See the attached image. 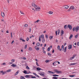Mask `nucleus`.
<instances>
[{
	"mask_svg": "<svg viewBox=\"0 0 79 79\" xmlns=\"http://www.w3.org/2000/svg\"><path fill=\"white\" fill-rule=\"evenodd\" d=\"M31 6L32 7L34 8L35 9V10L34 11H40L39 10L40 9V7H39V6H37L36 5H35L34 3H32Z\"/></svg>",
	"mask_w": 79,
	"mask_h": 79,
	"instance_id": "1",
	"label": "nucleus"
},
{
	"mask_svg": "<svg viewBox=\"0 0 79 79\" xmlns=\"http://www.w3.org/2000/svg\"><path fill=\"white\" fill-rule=\"evenodd\" d=\"M73 31H76V32H77L78 30H79V27L77 26L76 27V28L74 27L73 29Z\"/></svg>",
	"mask_w": 79,
	"mask_h": 79,
	"instance_id": "2",
	"label": "nucleus"
},
{
	"mask_svg": "<svg viewBox=\"0 0 79 79\" xmlns=\"http://www.w3.org/2000/svg\"><path fill=\"white\" fill-rule=\"evenodd\" d=\"M54 71L55 73H58V74H61L62 73L61 71H59L57 69H54Z\"/></svg>",
	"mask_w": 79,
	"mask_h": 79,
	"instance_id": "3",
	"label": "nucleus"
},
{
	"mask_svg": "<svg viewBox=\"0 0 79 79\" xmlns=\"http://www.w3.org/2000/svg\"><path fill=\"white\" fill-rule=\"evenodd\" d=\"M74 9V7L73 6H71L70 7V8L68 10V11L69 12L71 11V10H73Z\"/></svg>",
	"mask_w": 79,
	"mask_h": 79,
	"instance_id": "4",
	"label": "nucleus"
},
{
	"mask_svg": "<svg viewBox=\"0 0 79 79\" xmlns=\"http://www.w3.org/2000/svg\"><path fill=\"white\" fill-rule=\"evenodd\" d=\"M64 8L65 9H68L69 8V6L67 5H64L63 6Z\"/></svg>",
	"mask_w": 79,
	"mask_h": 79,
	"instance_id": "5",
	"label": "nucleus"
},
{
	"mask_svg": "<svg viewBox=\"0 0 79 79\" xmlns=\"http://www.w3.org/2000/svg\"><path fill=\"white\" fill-rule=\"evenodd\" d=\"M1 15L3 17V18H4L5 17V13H4V12H1Z\"/></svg>",
	"mask_w": 79,
	"mask_h": 79,
	"instance_id": "6",
	"label": "nucleus"
},
{
	"mask_svg": "<svg viewBox=\"0 0 79 79\" xmlns=\"http://www.w3.org/2000/svg\"><path fill=\"white\" fill-rule=\"evenodd\" d=\"M68 28H69V29H70V30H71V29H72V26H71V25H68Z\"/></svg>",
	"mask_w": 79,
	"mask_h": 79,
	"instance_id": "7",
	"label": "nucleus"
},
{
	"mask_svg": "<svg viewBox=\"0 0 79 79\" xmlns=\"http://www.w3.org/2000/svg\"><path fill=\"white\" fill-rule=\"evenodd\" d=\"M68 49H69V50H70V49H71V48H72V45H69L68 46Z\"/></svg>",
	"mask_w": 79,
	"mask_h": 79,
	"instance_id": "8",
	"label": "nucleus"
},
{
	"mask_svg": "<svg viewBox=\"0 0 79 79\" xmlns=\"http://www.w3.org/2000/svg\"><path fill=\"white\" fill-rule=\"evenodd\" d=\"M35 48L37 51L39 50H40L39 48H38V47H37V46H35Z\"/></svg>",
	"mask_w": 79,
	"mask_h": 79,
	"instance_id": "9",
	"label": "nucleus"
},
{
	"mask_svg": "<svg viewBox=\"0 0 79 79\" xmlns=\"http://www.w3.org/2000/svg\"><path fill=\"white\" fill-rule=\"evenodd\" d=\"M44 72H42V73H41L40 74L41 76H42L43 77L45 76V75L44 74Z\"/></svg>",
	"mask_w": 79,
	"mask_h": 79,
	"instance_id": "10",
	"label": "nucleus"
},
{
	"mask_svg": "<svg viewBox=\"0 0 79 79\" xmlns=\"http://www.w3.org/2000/svg\"><path fill=\"white\" fill-rule=\"evenodd\" d=\"M64 34V31H63V30H61V33H60V34L61 36H62L63 35V34Z\"/></svg>",
	"mask_w": 79,
	"mask_h": 79,
	"instance_id": "11",
	"label": "nucleus"
},
{
	"mask_svg": "<svg viewBox=\"0 0 79 79\" xmlns=\"http://www.w3.org/2000/svg\"><path fill=\"white\" fill-rule=\"evenodd\" d=\"M40 37L42 38V39H44V35H40Z\"/></svg>",
	"mask_w": 79,
	"mask_h": 79,
	"instance_id": "12",
	"label": "nucleus"
},
{
	"mask_svg": "<svg viewBox=\"0 0 79 79\" xmlns=\"http://www.w3.org/2000/svg\"><path fill=\"white\" fill-rule=\"evenodd\" d=\"M60 46L59 45L57 47V50H60V51H61V49H60Z\"/></svg>",
	"mask_w": 79,
	"mask_h": 79,
	"instance_id": "13",
	"label": "nucleus"
},
{
	"mask_svg": "<svg viewBox=\"0 0 79 79\" xmlns=\"http://www.w3.org/2000/svg\"><path fill=\"white\" fill-rule=\"evenodd\" d=\"M16 65L15 64H13L11 65V66H12L14 68H15V67H16Z\"/></svg>",
	"mask_w": 79,
	"mask_h": 79,
	"instance_id": "14",
	"label": "nucleus"
},
{
	"mask_svg": "<svg viewBox=\"0 0 79 79\" xmlns=\"http://www.w3.org/2000/svg\"><path fill=\"white\" fill-rule=\"evenodd\" d=\"M1 73H2V75H4V74H6V72H3V71H2Z\"/></svg>",
	"mask_w": 79,
	"mask_h": 79,
	"instance_id": "15",
	"label": "nucleus"
},
{
	"mask_svg": "<svg viewBox=\"0 0 79 79\" xmlns=\"http://www.w3.org/2000/svg\"><path fill=\"white\" fill-rule=\"evenodd\" d=\"M30 76L31 75H26L25 76V77H26L27 78H30Z\"/></svg>",
	"mask_w": 79,
	"mask_h": 79,
	"instance_id": "16",
	"label": "nucleus"
},
{
	"mask_svg": "<svg viewBox=\"0 0 79 79\" xmlns=\"http://www.w3.org/2000/svg\"><path fill=\"white\" fill-rule=\"evenodd\" d=\"M53 13V12L51 11H49L48 12V13H49V15H52Z\"/></svg>",
	"mask_w": 79,
	"mask_h": 79,
	"instance_id": "17",
	"label": "nucleus"
},
{
	"mask_svg": "<svg viewBox=\"0 0 79 79\" xmlns=\"http://www.w3.org/2000/svg\"><path fill=\"white\" fill-rule=\"evenodd\" d=\"M20 40H22L23 42H25L26 41L24 40L22 38H20Z\"/></svg>",
	"mask_w": 79,
	"mask_h": 79,
	"instance_id": "18",
	"label": "nucleus"
},
{
	"mask_svg": "<svg viewBox=\"0 0 79 79\" xmlns=\"http://www.w3.org/2000/svg\"><path fill=\"white\" fill-rule=\"evenodd\" d=\"M42 42H45V39L44 38L42 39Z\"/></svg>",
	"mask_w": 79,
	"mask_h": 79,
	"instance_id": "19",
	"label": "nucleus"
},
{
	"mask_svg": "<svg viewBox=\"0 0 79 79\" xmlns=\"http://www.w3.org/2000/svg\"><path fill=\"white\" fill-rule=\"evenodd\" d=\"M37 69L38 71H40V70H42V69L39 67H38L37 68Z\"/></svg>",
	"mask_w": 79,
	"mask_h": 79,
	"instance_id": "20",
	"label": "nucleus"
},
{
	"mask_svg": "<svg viewBox=\"0 0 79 79\" xmlns=\"http://www.w3.org/2000/svg\"><path fill=\"white\" fill-rule=\"evenodd\" d=\"M18 73H19V71H17V72L15 74V76H16V75H18Z\"/></svg>",
	"mask_w": 79,
	"mask_h": 79,
	"instance_id": "21",
	"label": "nucleus"
},
{
	"mask_svg": "<svg viewBox=\"0 0 79 79\" xmlns=\"http://www.w3.org/2000/svg\"><path fill=\"white\" fill-rule=\"evenodd\" d=\"M66 48H67V47H65V48H64V52L65 53L66 52Z\"/></svg>",
	"mask_w": 79,
	"mask_h": 79,
	"instance_id": "22",
	"label": "nucleus"
},
{
	"mask_svg": "<svg viewBox=\"0 0 79 79\" xmlns=\"http://www.w3.org/2000/svg\"><path fill=\"white\" fill-rule=\"evenodd\" d=\"M11 71V69H9L7 70L6 71V72L7 73H9V72H10V71Z\"/></svg>",
	"mask_w": 79,
	"mask_h": 79,
	"instance_id": "23",
	"label": "nucleus"
},
{
	"mask_svg": "<svg viewBox=\"0 0 79 79\" xmlns=\"http://www.w3.org/2000/svg\"><path fill=\"white\" fill-rule=\"evenodd\" d=\"M62 50L63 51L64 50V45H62Z\"/></svg>",
	"mask_w": 79,
	"mask_h": 79,
	"instance_id": "24",
	"label": "nucleus"
},
{
	"mask_svg": "<svg viewBox=\"0 0 79 79\" xmlns=\"http://www.w3.org/2000/svg\"><path fill=\"white\" fill-rule=\"evenodd\" d=\"M76 64V63H73L70 64V65H74Z\"/></svg>",
	"mask_w": 79,
	"mask_h": 79,
	"instance_id": "25",
	"label": "nucleus"
},
{
	"mask_svg": "<svg viewBox=\"0 0 79 79\" xmlns=\"http://www.w3.org/2000/svg\"><path fill=\"white\" fill-rule=\"evenodd\" d=\"M73 35H71L69 37V39H71L72 37H73Z\"/></svg>",
	"mask_w": 79,
	"mask_h": 79,
	"instance_id": "26",
	"label": "nucleus"
},
{
	"mask_svg": "<svg viewBox=\"0 0 79 79\" xmlns=\"http://www.w3.org/2000/svg\"><path fill=\"white\" fill-rule=\"evenodd\" d=\"M37 46L38 47H39V46H40V43H37Z\"/></svg>",
	"mask_w": 79,
	"mask_h": 79,
	"instance_id": "27",
	"label": "nucleus"
},
{
	"mask_svg": "<svg viewBox=\"0 0 79 79\" xmlns=\"http://www.w3.org/2000/svg\"><path fill=\"white\" fill-rule=\"evenodd\" d=\"M58 78V77H52V79H57Z\"/></svg>",
	"mask_w": 79,
	"mask_h": 79,
	"instance_id": "28",
	"label": "nucleus"
},
{
	"mask_svg": "<svg viewBox=\"0 0 79 79\" xmlns=\"http://www.w3.org/2000/svg\"><path fill=\"white\" fill-rule=\"evenodd\" d=\"M23 73H24V74H27V71H26V70H24Z\"/></svg>",
	"mask_w": 79,
	"mask_h": 79,
	"instance_id": "29",
	"label": "nucleus"
},
{
	"mask_svg": "<svg viewBox=\"0 0 79 79\" xmlns=\"http://www.w3.org/2000/svg\"><path fill=\"white\" fill-rule=\"evenodd\" d=\"M58 35H59V34H60V29H58Z\"/></svg>",
	"mask_w": 79,
	"mask_h": 79,
	"instance_id": "30",
	"label": "nucleus"
},
{
	"mask_svg": "<svg viewBox=\"0 0 79 79\" xmlns=\"http://www.w3.org/2000/svg\"><path fill=\"white\" fill-rule=\"evenodd\" d=\"M28 50L30 51H31V50H32V48L29 47L28 49Z\"/></svg>",
	"mask_w": 79,
	"mask_h": 79,
	"instance_id": "31",
	"label": "nucleus"
},
{
	"mask_svg": "<svg viewBox=\"0 0 79 79\" xmlns=\"http://www.w3.org/2000/svg\"><path fill=\"white\" fill-rule=\"evenodd\" d=\"M39 40L40 42L41 41V39H40V36L39 37Z\"/></svg>",
	"mask_w": 79,
	"mask_h": 79,
	"instance_id": "32",
	"label": "nucleus"
},
{
	"mask_svg": "<svg viewBox=\"0 0 79 79\" xmlns=\"http://www.w3.org/2000/svg\"><path fill=\"white\" fill-rule=\"evenodd\" d=\"M64 28L66 29L67 28V25H65L64 26Z\"/></svg>",
	"mask_w": 79,
	"mask_h": 79,
	"instance_id": "33",
	"label": "nucleus"
},
{
	"mask_svg": "<svg viewBox=\"0 0 79 79\" xmlns=\"http://www.w3.org/2000/svg\"><path fill=\"white\" fill-rule=\"evenodd\" d=\"M20 79H24V77H23V76H20Z\"/></svg>",
	"mask_w": 79,
	"mask_h": 79,
	"instance_id": "34",
	"label": "nucleus"
},
{
	"mask_svg": "<svg viewBox=\"0 0 79 79\" xmlns=\"http://www.w3.org/2000/svg\"><path fill=\"white\" fill-rule=\"evenodd\" d=\"M50 47H48V52H49V51H50Z\"/></svg>",
	"mask_w": 79,
	"mask_h": 79,
	"instance_id": "35",
	"label": "nucleus"
},
{
	"mask_svg": "<svg viewBox=\"0 0 79 79\" xmlns=\"http://www.w3.org/2000/svg\"><path fill=\"white\" fill-rule=\"evenodd\" d=\"M49 38L50 39H52V38H53V36H49Z\"/></svg>",
	"mask_w": 79,
	"mask_h": 79,
	"instance_id": "36",
	"label": "nucleus"
},
{
	"mask_svg": "<svg viewBox=\"0 0 79 79\" xmlns=\"http://www.w3.org/2000/svg\"><path fill=\"white\" fill-rule=\"evenodd\" d=\"M27 44H26V45H25V47H24L25 49H26V48H27Z\"/></svg>",
	"mask_w": 79,
	"mask_h": 79,
	"instance_id": "37",
	"label": "nucleus"
},
{
	"mask_svg": "<svg viewBox=\"0 0 79 79\" xmlns=\"http://www.w3.org/2000/svg\"><path fill=\"white\" fill-rule=\"evenodd\" d=\"M74 76H76V75H70L69 76V77H74Z\"/></svg>",
	"mask_w": 79,
	"mask_h": 79,
	"instance_id": "38",
	"label": "nucleus"
},
{
	"mask_svg": "<svg viewBox=\"0 0 79 79\" xmlns=\"http://www.w3.org/2000/svg\"><path fill=\"white\" fill-rule=\"evenodd\" d=\"M53 76H54V77L59 76H58V75H57L55 74V75H53Z\"/></svg>",
	"mask_w": 79,
	"mask_h": 79,
	"instance_id": "39",
	"label": "nucleus"
},
{
	"mask_svg": "<svg viewBox=\"0 0 79 79\" xmlns=\"http://www.w3.org/2000/svg\"><path fill=\"white\" fill-rule=\"evenodd\" d=\"M36 65H37V66H39V64H38V63L37 62H36Z\"/></svg>",
	"mask_w": 79,
	"mask_h": 79,
	"instance_id": "40",
	"label": "nucleus"
},
{
	"mask_svg": "<svg viewBox=\"0 0 79 79\" xmlns=\"http://www.w3.org/2000/svg\"><path fill=\"white\" fill-rule=\"evenodd\" d=\"M45 37L46 39H48V35H45Z\"/></svg>",
	"mask_w": 79,
	"mask_h": 79,
	"instance_id": "41",
	"label": "nucleus"
},
{
	"mask_svg": "<svg viewBox=\"0 0 79 79\" xmlns=\"http://www.w3.org/2000/svg\"><path fill=\"white\" fill-rule=\"evenodd\" d=\"M48 55L49 56H51V54L50 53H48Z\"/></svg>",
	"mask_w": 79,
	"mask_h": 79,
	"instance_id": "42",
	"label": "nucleus"
},
{
	"mask_svg": "<svg viewBox=\"0 0 79 79\" xmlns=\"http://www.w3.org/2000/svg\"><path fill=\"white\" fill-rule=\"evenodd\" d=\"M33 74L34 75H35V76H37V75L35 73H33Z\"/></svg>",
	"mask_w": 79,
	"mask_h": 79,
	"instance_id": "43",
	"label": "nucleus"
},
{
	"mask_svg": "<svg viewBox=\"0 0 79 79\" xmlns=\"http://www.w3.org/2000/svg\"><path fill=\"white\" fill-rule=\"evenodd\" d=\"M20 12L21 13V14H22V15H24V13H23V12L22 11H20Z\"/></svg>",
	"mask_w": 79,
	"mask_h": 79,
	"instance_id": "44",
	"label": "nucleus"
},
{
	"mask_svg": "<svg viewBox=\"0 0 79 79\" xmlns=\"http://www.w3.org/2000/svg\"><path fill=\"white\" fill-rule=\"evenodd\" d=\"M26 68L27 69H30L29 68V67H28V66L26 67Z\"/></svg>",
	"mask_w": 79,
	"mask_h": 79,
	"instance_id": "45",
	"label": "nucleus"
},
{
	"mask_svg": "<svg viewBox=\"0 0 79 79\" xmlns=\"http://www.w3.org/2000/svg\"><path fill=\"white\" fill-rule=\"evenodd\" d=\"M15 61V59H12L11 60V62H14Z\"/></svg>",
	"mask_w": 79,
	"mask_h": 79,
	"instance_id": "46",
	"label": "nucleus"
},
{
	"mask_svg": "<svg viewBox=\"0 0 79 79\" xmlns=\"http://www.w3.org/2000/svg\"><path fill=\"white\" fill-rule=\"evenodd\" d=\"M2 65H6V63H3Z\"/></svg>",
	"mask_w": 79,
	"mask_h": 79,
	"instance_id": "47",
	"label": "nucleus"
},
{
	"mask_svg": "<svg viewBox=\"0 0 79 79\" xmlns=\"http://www.w3.org/2000/svg\"><path fill=\"white\" fill-rule=\"evenodd\" d=\"M29 40V38L28 37L27 38V41H28Z\"/></svg>",
	"mask_w": 79,
	"mask_h": 79,
	"instance_id": "48",
	"label": "nucleus"
},
{
	"mask_svg": "<svg viewBox=\"0 0 79 79\" xmlns=\"http://www.w3.org/2000/svg\"><path fill=\"white\" fill-rule=\"evenodd\" d=\"M77 37H78V35H77L75 36V38H77Z\"/></svg>",
	"mask_w": 79,
	"mask_h": 79,
	"instance_id": "49",
	"label": "nucleus"
},
{
	"mask_svg": "<svg viewBox=\"0 0 79 79\" xmlns=\"http://www.w3.org/2000/svg\"><path fill=\"white\" fill-rule=\"evenodd\" d=\"M10 34H11V37H13V35L12 34V32L10 33Z\"/></svg>",
	"mask_w": 79,
	"mask_h": 79,
	"instance_id": "50",
	"label": "nucleus"
},
{
	"mask_svg": "<svg viewBox=\"0 0 79 79\" xmlns=\"http://www.w3.org/2000/svg\"><path fill=\"white\" fill-rule=\"evenodd\" d=\"M49 61V60H47L45 61V62H46V63H48V62Z\"/></svg>",
	"mask_w": 79,
	"mask_h": 79,
	"instance_id": "51",
	"label": "nucleus"
},
{
	"mask_svg": "<svg viewBox=\"0 0 79 79\" xmlns=\"http://www.w3.org/2000/svg\"><path fill=\"white\" fill-rule=\"evenodd\" d=\"M56 35H57V34H58L57 31H56Z\"/></svg>",
	"mask_w": 79,
	"mask_h": 79,
	"instance_id": "52",
	"label": "nucleus"
},
{
	"mask_svg": "<svg viewBox=\"0 0 79 79\" xmlns=\"http://www.w3.org/2000/svg\"><path fill=\"white\" fill-rule=\"evenodd\" d=\"M25 27H27V24H25Z\"/></svg>",
	"mask_w": 79,
	"mask_h": 79,
	"instance_id": "53",
	"label": "nucleus"
},
{
	"mask_svg": "<svg viewBox=\"0 0 79 79\" xmlns=\"http://www.w3.org/2000/svg\"><path fill=\"white\" fill-rule=\"evenodd\" d=\"M77 55L76 54H75L74 55H73V56L74 57H76V56Z\"/></svg>",
	"mask_w": 79,
	"mask_h": 79,
	"instance_id": "54",
	"label": "nucleus"
},
{
	"mask_svg": "<svg viewBox=\"0 0 79 79\" xmlns=\"http://www.w3.org/2000/svg\"><path fill=\"white\" fill-rule=\"evenodd\" d=\"M43 53H46L45 51L44 50H43Z\"/></svg>",
	"mask_w": 79,
	"mask_h": 79,
	"instance_id": "55",
	"label": "nucleus"
},
{
	"mask_svg": "<svg viewBox=\"0 0 79 79\" xmlns=\"http://www.w3.org/2000/svg\"><path fill=\"white\" fill-rule=\"evenodd\" d=\"M13 62H10L9 63L10 64H13Z\"/></svg>",
	"mask_w": 79,
	"mask_h": 79,
	"instance_id": "56",
	"label": "nucleus"
},
{
	"mask_svg": "<svg viewBox=\"0 0 79 79\" xmlns=\"http://www.w3.org/2000/svg\"><path fill=\"white\" fill-rule=\"evenodd\" d=\"M48 73H52V71H48Z\"/></svg>",
	"mask_w": 79,
	"mask_h": 79,
	"instance_id": "57",
	"label": "nucleus"
},
{
	"mask_svg": "<svg viewBox=\"0 0 79 79\" xmlns=\"http://www.w3.org/2000/svg\"><path fill=\"white\" fill-rule=\"evenodd\" d=\"M15 42V41L14 40H13L12 42V43H11V44H13V42Z\"/></svg>",
	"mask_w": 79,
	"mask_h": 79,
	"instance_id": "58",
	"label": "nucleus"
},
{
	"mask_svg": "<svg viewBox=\"0 0 79 79\" xmlns=\"http://www.w3.org/2000/svg\"><path fill=\"white\" fill-rule=\"evenodd\" d=\"M23 60H26V57H23Z\"/></svg>",
	"mask_w": 79,
	"mask_h": 79,
	"instance_id": "59",
	"label": "nucleus"
},
{
	"mask_svg": "<svg viewBox=\"0 0 79 79\" xmlns=\"http://www.w3.org/2000/svg\"><path fill=\"white\" fill-rule=\"evenodd\" d=\"M73 58H72V57H71L70 58V60H73Z\"/></svg>",
	"mask_w": 79,
	"mask_h": 79,
	"instance_id": "60",
	"label": "nucleus"
},
{
	"mask_svg": "<svg viewBox=\"0 0 79 79\" xmlns=\"http://www.w3.org/2000/svg\"><path fill=\"white\" fill-rule=\"evenodd\" d=\"M77 45H78V46L79 45V42H77Z\"/></svg>",
	"mask_w": 79,
	"mask_h": 79,
	"instance_id": "61",
	"label": "nucleus"
},
{
	"mask_svg": "<svg viewBox=\"0 0 79 79\" xmlns=\"http://www.w3.org/2000/svg\"><path fill=\"white\" fill-rule=\"evenodd\" d=\"M39 20H37L36 22L37 23H38V22H39Z\"/></svg>",
	"mask_w": 79,
	"mask_h": 79,
	"instance_id": "62",
	"label": "nucleus"
},
{
	"mask_svg": "<svg viewBox=\"0 0 79 79\" xmlns=\"http://www.w3.org/2000/svg\"><path fill=\"white\" fill-rule=\"evenodd\" d=\"M6 33H9V32H8V31H6Z\"/></svg>",
	"mask_w": 79,
	"mask_h": 79,
	"instance_id": "63",
	"label": "nucleus"
},
{
	"mask_svg": "<svg viewBox=\"0 0 79 79\" xmlns=\"http://www.w3.org/2000/svg\"><path fill=\"white\" fill-rule=\"evenodd\" d=\"M54 50H53L52 51V53H54Z\"/></svg>",
	"mask_w": 79,
	"mask_h": 79,
	"instance_id": "64",
	"label": "nucleus"
}]
</instances>
